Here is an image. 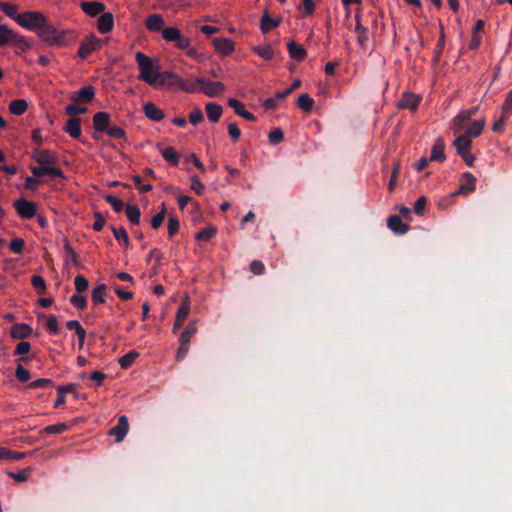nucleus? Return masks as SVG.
Returning a JSON list of instances; mask_svg holds the SVG:
<instances>
[{
  "label": "nucleus",
  "mask_w": 512,
  "mask_h": 512,
  "mask_svg": "<svg viewBox=\"0 0 512 512\" xmlns=\"http://www.w3.org/2000/svg\"><path fill=\"white\" fill-rule=\"evenodd\" d=\"M32 158L39 166L31 167L32 174L37 178L49 176L51 178L64 179V173L60 168L55 167L57 157L47 149H35Z\"/></svg>",
  "instance_id": "1"
},
{
  "label": "nucleus",
  "mask_w": 512,
  "mask_h": 512,
  "mask_svg": "<svg viewBox=\"0 0 512 512\" xmlns=\"http://www.w3.org/2000/svg\"><path fill=\"white\" fill-rule=\"evenodd\" d=\"M162 37L165 41L174 43L176 48L186 50L188 57L202 61L203 55L191 46V40L184 36L180 29L176 27H165L162 30Z\"/></svg>",
  "instance_id": "2"
},
{
  "label": "nucleus",
  "mask_w": 512,
  "mask_h": 512,
  "mask_svg": "<svg viewBox=\"0 0 512 512\" xmlns=\"http://www.w3.org/2000/svg\"><path fill=\"white\" fill-rule=\"evenodd\" d=\"M135 59L140 71L139 79L151 86H157L156 68L159 64L141 51L135 53Z\"/></svg>",
  "instance_id": "3"
},
{
  "label": "nucleus",
  "mask_w": 512,
  "mask_h": 512,
  "mask_svg": "<svg viewBox=\"0 0 512 512\" xmlns=\"http://www.w3.org/2000/svg\"><path fill=\"white\" fill-rule=\"evenodd\" d=\"M39 38H41L48 45H65L66 44V32L58 30L51 25L47 17L41 23L38 30L36 31Z\"/></svg>",
  "instance_id": "4"
},
{
  "label": "nucleus",
  "mask_w": 512,
  "mask_h": 512,
  "mask_svg": "<svg viewBox=\"0 0 512 512\" xmlns=\"http://www.w3.org/2000/svg\"><path fill=\"white\" fill-rule=\"evenodd\" d=\"M45 15L37 11H26L19 14L17 24L29 31H37L45 20Z\"/></svg>",
  "instance_id": "5"
},
{
  "label": "nucleus",
  "mask_w": 512,
  "mask_h": 512,
  "mask_svg": "<svg viewBox=\"0 0 512 512\" xmlns=\"http://www.w3.org/2000/svg\"><path fill=\"white\" fill-rule=\"evenodd\" d=\"M13 206L18 215L23 219H31L36 215L37 212L36 204L24 198L16 200Z\"/></svg>",
  "instance_id": "6"
},
{
  "label": "nucleus",
  "mask_w": 512,
  "mask_h": 512,
  "mask_svg": "<svg viewBox=\"0 0 512 512\" xmlns=\"http://www.w3.org/2000/svg\"><path fill=\"white\" fill-rule=\"evenodd\" d=\"M421 100L422 98L420 95L413 92H404L397 102L396 107L398 109H407L411 112H415L418 109Z\"/></svg>",
  "instance_id": "7"
},
{
  "label": "nucleus",
  "mask_w": 512,
  "mask_h": 512,
  "mask_svg": "<svg viewBox=\"0 0 512 512\" xmlns=\"http://www.w3.org/2000/svg\"><path fill=\"white\" fill-rule=\"evenodd\" d=\"M101 46V40L96 38L95 36H87L85 37L81 43L78 50V55L85 59L87 58L93 51L97 50Z\"/></svg>",
  "instance_id": "8"
},
{
  "label": "nucleus",
  "mask_w": 512,
  "mask_h": 512,
  "mask_svg": "<svg viewBox=\"0 0 512 512\" xmlns=\"http://www.w3.org/2000/svg\"><path fill=\"white\" fill-rule=\"evenodd\" d=\"M95 97V89L92 85L81 87L77 92L73 93L71 100L78 104L90 103Z\"/></svg>",
  "instance_id": "9"
},
{
  "label": "nucleus",
  "mask_w": 512,
  "mask_h": 512,
  "mask_svg": "<svg viewBox=\"0 0 512 512\" xmlns=\"http://www.w3.org/2000/svg\"><path fill=\"white\" fill-rule=\"evenodd\" d=\"M157 86H178L180 77L172 71L160 72V66L156 68Z\"/></svg>",
  "instance_id": "10"
},
{
  "label": "nucleus",
  "mask_w": 512,
  "mask_h": 512,
  "mask_svg": "<svg viewBox=\"0 0 512 512\" xmlns=\"http://www.w3.org/2000/svg\"><path fill=\"white\" fill-rule=\"evenodd\" d=\"M129 430L128 418L125 415H121L118 418L116 426L110 429L109 434L115 436L116 442H121L127 435Z\"/></svg>",
  "instance_id": "11"
},
{
  "label": "nucleus",
  "mask_w": 512,
  "mask_h": 512,
  "mask_svg": "<svg viewBox=\"0 0 512 512\" xmlns=\"http://www.w3.org/2000/svg\"><path fill=\"white\" fill-rule=\"evenodd\" d=\"M111 126V117L107 112H97L93 116V127L98 132L106 133Z\"/></svg>",
  "instance_id": "12"
},
{
  "label": "nucleus",
  "mask_w": 512,
  "mask_h": 512,
  "mask_svg": "<svg viewBox=\"0 0 512 512\" xmlns=\"http://www.w3.org/2000/svg\"><path fill=\"white\" fill-rule=\"evenodd\" d=\"M225 91V85L222 82H211L205 80V83L201 84V92L208 97H217Z\"/></svg>",
  "instance_id": "13"
},
{
  "label": "nucleus",
  "mask_w": 512,
  "mask_h": 512,
  "mask_svg": "<svg viewBox=\"0 0 512 512\" xmlns=\"http://www.w3.org/2000/svg\"><path fill=\"white\" fill-rule=\"evenodd\" d=\"M476 188V178L470 173L465 172L461 177V184L457 192L453 195L467 194L473 192Z\"/></svg>",
  "instance_id": "14"
},
{
  "label": "nucleus",
  "mask_w": 512,
  "mask_h": 512,
  "mask_svg": "<svg viewBox=\"0 0 512 512\" xmlns=\"http://www.w3.org/2000/svg\"><path fill=\"white\" fill-rule=\"evenodd\" d=\"M387 226L396 235H404L409 230V226L403 223L398 215L390 216L387 219Z\"/></svg>",
  "instance_id": "15"
},
{
  "label": "nucleus",
  "mask_w": 512,
  "mask_h": 512,
  "mask_svg": "<svg viewBox=\"0 0 512 512\" xmlns=\"http://www.w3.org/2000/svg\"><path fill=\"white\" fill-rule=\"evenodd\" d=\"M445 142L442 137L436 138L430 154V161H436V162H444L446 159L445 156Z\"/></svg>",
  "instance_id": "16"
},
{
  "label": "nucleus",
  "mask_w": 512,
  "mask_h": 512,
  "mask_svg": "<svg viewBox=\"0 0 512 512\" xmlns=\"http://www.w3.org/2000/svg\"><path fill=\"white\" fill-rule=\"evenodd\" d=\"M82 11L90 17L101 15L105 11V5L98 1H84L80 4Z\"/></svg>",
  "instance_id": "17"
},
{
  "label": "nucleus",
  "mask_w": 512,
  "mask_h": 512,
  "mask_svg": "<svg viewBox=\"0 0 512 512\" xmlns=\"http://www.w3.org/2000/svg\"><path fill=\"white\" fill-rule=\"evenodd\" d=\"M205 83V79L198 78L197 80L180 78L178 87L186 93H195L201 91V84Z\"/></svg>",
  "instance_id": "18"
},
{
  "label": "nucleus",
  "mask_w": 512,
  "mask_h": 512,
  "mask_svg": "<svg viewBox=\"0 0 512 512\" xmlns=\"http://www.w3.org/2000/svg\"><path fill=\"white\" fill-rule=\"evenodd\" d=\"M114 27V17L110 12H103L97 22V29L100 33H109Z\"/></svg>",
  "instance_id": "19"
},
{
  "label": "nucleus",
  "mask_w": 512,
  "mask_h": 512,
  "mask_svg": "<svg viewBox=\"0 0 512 512\" xmlns=\"http://www.w3.org/2000/svg\"><path fill=\"white\" fill-rule=\"evenodd\" d=\"M32 334V328L25 323H16L10 328V336L13 339H25Z\"/></svg>",
  "instance_id": "20"
},
{
  "label": "nucleus",
  "mask_w": 512,
  "mask_h": 512,
  "mask_svg": "<svg viewBox=\"0 0 512 512\" xmlns=\"http://www.w3.org/2000/svg\"><path fill=\"white\" fill-rule=\"evenodd\" d=\"M212 44L217 52L226 56L234 50V43L228 38H213Z\"/></svg>",
  "instance_id": "21"
},
{
  "label": "nucleus",
  "mask_w": 512,
  "mask_h": 512,
  "mask_svg": "<svg viewBox=\"0 0 512 512\" xmlns=\"http://www.w3.org/2000/svg\"><path fill=\"white\" fill-rule=\"evenodd\" d=\"M63 130L68 133L72 138L78 139L81 136V119L78 117L69 118Z\"/></svg>",
  "instance_id": "22"
},
{
  "label": "nucleus",
  "mask_w": 512,
  "mask_h": 512,
  "mask_svg": "<svg viewBox=\"0 0 512 512\" xmlns=\"http://www.w3.org/2000/svg\"><path fill=\"white\" fill-rule=\"evenodd\" d=\"M190 311L189 301L186 299L182 302L181 306L178 308L176 313V319L173 325V333H176L177 330L183 325Z\"/></svg>",
  "instance_id": "23"
},
{
  "label": "nucleus",
  "mask_w": 512,
  "mask_h": 512,
  "mask_svg": "<svg viewBox=\"0 0 512 512\" xmlns=\"http://www.w3.org/2000/svg\"><path fill=\"white\" fill-rule=\"evenodd\" d=\"M228 105L234 109L235 113L237 115H239L240 117H243L244 119L248 120V121H255L256 120V117L254 114L250 113L249 111H247L245 109V106L244 104L237 100V99H234V98H230L228 100Z\"/></svg>",
  "instance_id": "24"
},
{
  "label": "nucleus",
  "mask_w": 512,
  "mask_h": 512,
  "mask_svg": "<svg viewBox=\"0 0 512 512\" xmlns=\"http://www.w3.org/2000/svg\"><path fill=\"white\" fill-rule=\"evenodd\" d=\"M143 112L148 119L156 122L161 121L165 116L163 110L152 102H148L143 106Z\"/></svg>",
  "instance_id": "25"
},
{
  "label": "nucleus",
  "mask_w": 512,
  "mask_h": 512,
  "mask_svg": "<svg viewBox=\"0 0 512 512\" xmlns=\"http://www.w3.org/2000/svg\"><path fill=\"white\" fill-rule=\"evenodd\" d=\"M158 151L162 155V157L169 162L173 166H177L179 163V155L177 154L176 150L168 146L166 148H161V145L157 144Z\"/></svg>",
  "instance_id": "26"
},
{
  "label": "nucleus",
  "mask_w": 512,
  "mask_h": 512,
  "mask_svg": "<svg viewBox=\"0 0 512 512\" xmlns=\"http://www.w3.org/2000/svg\"><path fill=\"white\" fill-rule=\"evenodd\" d=\"M453 145L456 148V151L458 155H461L463 153H466L470 151L472 146L471 138L468 137V135H459L455 140Z\"/></svg>",
  "instance_id": "27"
},
{
  "label": "nucleus",
  "mask_w": 512,
  "mask_h": 512,
  "mask_svg": "<svg viewBox=\"0 0 512 512\" xmlns=\"http://www.w3.org/2000/svg\"><path fill=\"white\" fill-rule=\"evenodd\" d=\"M205 110H206L208 119L213 123H216L219 121V119L222 115V112H223L222 106L217 103H213V102L207 103L205 106Z\"/></svg>",
  "instance_id": "28"
},
{
  "label": "nucleus",
  "mask_w": 512,
  "mask_h": 512,
  "mask_svg": "<svg viewBox=\"0 0 512 512\" xmlns=\"http://www.w3.org/2000/svg\"><path fill=\"white\" fill-rule=\"evenodd\" d=\"M145 25L149 31H159L161 29L163 30L164 19L159 14H152L146 18Z\"/></svg>",
  "instance_id": "29"
},
{
  "label": "nucleus",
  "mask_w": 512,
  "mask_h": 512,
  "mask_svg": "<svg viewBox=\"0 0 512 512\" xmlns=\"http://www.w3.org/2000/svg\"><path fill=\"white\" fill-rule=\"evenodd\" d=\"M288 52L291 58L301 61L306 57V50L295 42L288 43Z\"/></svg>",
  "instance_id": "30"
},
{
  "label": "nucleus",
  "mask_w": 512,
  "mask_h": 512,
  "mask_svg": "<svg viewBox=\"0 0 512 512\" xmlns=\"http://www.w3.org/2000/svg\"><path fill=\"white\" fill-rule=\"evenodd\" d=\"M280 24V20L273 19L270 17L267 11H265L264 15L261 18V31L266 34L271 29L278 27Z\"/></svg>",
  "instance_id": "31"
},
{
  "label": "nucleus",
  "mask_w": 512,
  "mask_h": 512,
  "mask_svg": "<svg viewBox=\"0 0 512 512\" xmlns=\"http://www.w3.org/2000/svg\"><path fill=\"white\" fill-rule=\"evenodd\" d=\"M10 44L14 45L15 48L21 52H26L31 49V45L27 39L16 32H14V36H12Z\"/></svg>",
  "instance_id": "32"
},
{
  "label": "nucleus",
  "mask_w": 512,
  "mask_h": 512,
  "mask_svg": "<svg viewBox=\"0 0 512 512\" xmlns=\"http://www.w3.org/2000/svg\"><path fill=\"white\" fill-rule=\"evenodd\" d=\"M28 103L24 99H16L10 102L9 111L14 115H22L26 112Z\"/></svg>",
  "instance_id": "33"
},
{
  "label": "nucleus",
  "mask_w": 512,
  "mask_h": 512,
  "mask_svg": "<svg viewBox=\"0 0 512 512\" xmlns=\"http://www.w3.org/2000/svg\"><path fill=\"white\" fill-rule=\"evenodd\" d=\"M125 212L128 220L132 224L138 225L140 223L141 211L138 206L128 204L125 207Z\"/></svg>",
  "instance_id": "34"
},
{
  "label": "nucleus",
  "mask_w": 512,
  "mask_h": 512,
  "mask_svg": "<svg viewBox=\"0 0 512 512\" xmlns=\"http://www.w3.org/2000/svg\"><path fill=\"white\" fill-rule=\"evenodd\" d=\"M484 126V119L473 121L472 124L466 129L465 135H468L469 138L478 137L479 135H481Z\"/></svg>",
  "instance_id": "35"
},
{
  "label": "nucleus",
  "mask_w": 512,
  "mask_h": 512,
  "mask_svg": "<svg viewBox=\"0 0 512 512\" xmlns=\"http://www.w3.org/2000/svg\"><path fill=\"white\" fill-rule=\"evenodd\" d=\"M0 10L8 17L17 22V17H19L18 6L8 2H0Z\"/></svg>",
  "instance_id": "36"
},
{
  "label": "nucleus",
  "mask_w": 512,
  "mask_h": 512,
  "mask_svg": "<svg viewBox=\"0 0 512 512\" xmlns=\"http://www.w3.org/2000/svg\"><path fill=\"white\" fill-rule=\"evenodd\" d=\"M314 105V99L308 94L304 93L299 95L297 100V106L304 112H310Z\"/></svg>",
  "instance_id": "37"
},
{
  "label": "nucleus",
  "mask_w": 512,
  "mask_h": 512,
  "mask_svg": "<svg viewBox=\"0 0 512 512\" xmlns=\"http://www.w3.org/2000/svg\"><path fill=\"white\" fill-rule=\"evenodd\" d=\"M197 332L196 323L190 322L181 333L179 341L182 343L190 344L191 338Z\"/></svg>",
  "instance_id": "38"
},
{
  "label": "nucleus",
  "mask_w": 512,
  "mask_h": 512,
  "mask_svg": "<svg viewBox=\"0 0 512 512\" xmlns=\"http://www.w3.org/2000/svg\"><path fill=\"white\" fill-rule=\"evenodd\" d=\"M139 353L135 350L129 351L119 359V365L122 369H128L132 366Z\"/></svg>",
  "instance_id": "39"
},
{
  "label": "nucleus",
  "mask_w": 512,
  "mask_h": 512,
  "mask_svg": "<svg viewBox=\"0 0 512 512\" xmlns=\"http://www.w3.org/2000/svg\"><path fill=\"white\" fill-rule=\"evenodd\" d=\"M472 116L467 114V110L461 111L453 120L454 130L459 132L464 128L466 121H468Z\"/></svg>",
  "instance_id": "40"
},
{
  "label": "nucleus",
  "mask_w": 512,
  "mask_h": 512,
  "mask_svg": "<svg viewBox=\"0 0 512 512\" xmlns=\"http://www.w3.org/2000/svg\"><path fill=\"white\" fill-rule=\"evenodd\" d=\"M107 289V286L105 284H100L97 287H95L92 291L91 298L92 302L97 305L104 303V294Z\"/></svg>",
  "instance_id": "41"
},
{
  "label": "nucleus",
  "mask_w": 512,
  "mask_h": 512,
  "mask_svg": "<svg viewBox=\"0 0 512 512\" xmlns=\"http://www.w3.org/2000/svg\"><path fill=\"white\" fill-rule=\"evenodd\" d=\"M14 32V30L6 25H0V47L10 44Z\"/></svg>",
  "instance_id": "42"
},
{
  "label": "nucleus",
  "mask_w": 512,
  "mask_h": 512,
  "mask_svg": "<svg viewBox=\"0 0 512 512\" xmlns=\"http://www.w3.org/2000/svg\"><path fill=\"white\" fill-rule=\"evenodd\" d=\"M31 350V344L30 342H27V341H21L17 344L15 350H14V355L15 356H22L20 361H27L29 358L28 357H24V355L28 354Z\"/></svg>",
  "instance_id": "43"
},
{
  "label": "nucleus",
  "mask_w": 512,
  "mask_h": 512,
  "mask_svg": "<svg viewBox=\"0 0 512 512\" xmlns=\"http://www.w3.org/2000/svg\"><path fill=\"white\" fill-rule=\"evenodd\" d=\"M68 429V425L66 423H59L55 425H49L45 427L41 434H61Z\"/></svg>",
  "instance_id": "44"
},
{
  "label": "nucleus",
  "mask_w": 512,
  "mask_h": 512,
  "mask_svg": "<svg viewBox=\"0 0 512 512\" xmlns=\"http://www.w3.org/2000/svg\"><path fill=\"white\" fill-rule=\"evenodd\" d=\"M111 231L117 241H123V243L126 247L129 246V244H130L129 237L124 228L117 229L116 227L112 226Z\"/></svg>",
  "instance_id": "45"
},
{
  "label": "nucleus",
  "mask_w": 512,
  "mask_h": 512,
  "mask_svg": "<svg viewBox=\"0 0 512 512\" xmlns=\"http://www.w3.org/2000/svg\"><path fill=\"white\" fill-rule=\"evenodd\" d=\"M31 284L33 285V287L35 289L38 290L39 294L43 295L46 293V290H47L46 282L42 276H39V275L32 276Z\"/></svg>",
  "instance_id": "46"
},
{
  "label": "nucleus",
  "mask_w": 512,
  "mask_h": 512,
  "mask_svg": "<svg viewBox=\"0 0 512 512\" xmlns=\"http://www.w3.org/2000/svg\"><path fill=\"white\" fill-rule=\"evenodd\" d=\"M216 232L217 230L214 227L204 228L196 235V239L199 241H209L215 236Z\"/></svg>",
  "instance_id": "47"
},
{
  "label": "nucleus",
  "mask_w": 512,
  "mask_h": 512,
  "mask_svg": "<svg viewBox=\"0 0 512 512\" xmlns=\"http://www.w3.org/2000/svg\"><path fill=\"white\" fill-rule=\"evenodd\" d=\"M104 199L107 203H109L113 207L115 212L119 213L123 210L124 203L121 199H119L113 195H105Z\"/></svg>",
  "instance_id": "48"
},
{
  "label": "nucleus",
  "mask_w": 512,
  "mask_h": 512,
  "mask_svg": "<svg viewBox=\"0 0 512 512\" xmlns=\"http://www.w3.org/2000/svg\"><path fill=\"white\" fill-rule=\"evenodd\" d=\"M53 386H54V384H53L52 380L46 379V378H41V379H37L35 381L30 382L27 385V388L38 389V388H50Z\"/></svg>",
  "instance_id": "49"
},
{
  "label": "nucleus",
  "mask_w": 512,
  "mask_h": 512,
  "mask_svg": "<svg viewBox=\"0 0 512 512\" xmlns=\"http://www.w3.org/2000/svg\"><path fill=\"white\" fill-rule=\"evenodd\" d=\"M253 50L264 60H271L274 55V51L271 46H257L254 47Z\"/></svg>",
  "instance_id": "50"
},
{
  "label": "nucleus",
  "mask_w": 512,
  "mask_h": 512,
  "mask_svg": "<svg viewBox=\"0 0 512 512\" xmlns=\"http://www.w3.org/2000/svg\"><path fill=\"white\" fill-rule=\"evenodd\" d=\"M166 216V208L165 205H163L160 212H158L156 215H154L151 219V226L153 229H158L162 226V223Z\"/></svg>",
  "instance_id": "51"
},
{
  "label": "nucleus",
  "mask_w": 512,
  "mask_h": 512,
  "mask_svg": "<svg viewBox=\"0 0 512 512\" xmlns=\"http://www.w3.org/2000/svg\"><path fill=\"white\" fill-rule=\"evenodd\" d=\"M46 329L49 334L51 335H57L59 333V327H58V321L56 316L50 315L48 316L47 323H46Z\"/></svg>",
  "instance_id": "52"
},
{
  "label": "nucleus",
  "mask_w": 512,
  "mask_h": 512,
  "mask_svg": "<svg viewBox=\"0 0 512 512\" xmlns=\"http://www.w3.org/2000/svg\"><path fill=\"white\" fill-rule=\"evenodd\" d=\"M271 144H279L284 139V133L280 128H275L269 132L268 135Z\"/></svg>",
  "instance_id": "53"
},
{
  "label": "nucleus",
  "mask_w": 512,
  "mask_h": 512,
  "mask_svg": "<svg viewBox=\"0 0 512 512\" xmlns=\"http://www.w3.org/2000/svg\"><path fill=\"white\" fill-rule=\"evenodd\" d=\"M74 285L78 293H82L88 288V280L83 275H77L74 278Z\"/></svg>",
  "instance_id": "54"
},
{
  "label": "nucleus",
  "mask_w": 512,
  "mask_h": 512,
  "mask_svg": "<svg viewBox=\"0 0 512 512\" xmlns=\"http://www.w3.org/2000/svg\"><path fill=\"white\" fill-rule=\"evenodd\" d=\"M71 304L80 310H83L87 306V300L84 296L80 294H74L70 299Z\"/></svg>",
  "instance_id": "55"
},
{
  "label": "nucleus",
  "mask_w": 512,
  "mask_h": 512,
  "mask_svg": "<svg viewBox=\"0 0 512 512\" xmlns=\"http://www.w3.org/2000/svg\"><path fill=\"white\" fill-rule=\"evenodd\" d=\"M15 377L20 382H27L30 379V372L18 363L15 371Z\"/></svg>",
  "instance_id": "56"
},
{
  "label": "nucleus",
  "mask_w": 512,
  "mask_h": 512,
  "mask_svg": "<svg viewBox=\"0 0 512 512\" xmlns=\"http://www.w3.org/2000/svg\"><path fill=\"white\" fill-rule=\"evenodd\" d=\"M179 226H180L179 220L175 216L170 215L169 219H168V234H169V236L173 237L175 234H177L178 230H179Z\"/></svg>",
  "instance_id": "57"
},
{
  "label": "nucleus",
  "mask_w": 512,
  "mask_h": 512,
  "mask_svg": "<svg viewBox=\"0 0 512 512\" xmlns=\"http://www.w3.org/2000/svg\"><path fill=\"white\" fill-rule=\"evenodd\" d=\"M24 246L25 242L21 238H14L9 244L11 251L16 254H21L23 252Z\"/></svg>",
  "instance_id": "58"
},
{
  "label": "nucleus",
  "mask_w": 512,
  "mask_h": 512,
  "mask_svg": "<svg viewBox=\"0 0 512 512\" xmlns=\"http://www.w3.org/2000/svg\"><path fill=\"white\" fill-rule=\"evenodd\" d=\"M43 181L41 178H37L34 175L33 176H27L25 178V188L31 191H34L37 186L41 185Z\"/></svg>",
  "instance_id": "59"
},
{
  "label": "nucleus",
  "mask_w": 512,
  "mask_h": 512,
  "mask_svg": "<svg viewBox=\"0 0 512 512\" xmlns=\"http://www.w3.org/2000/svg\"><path fill=\"white\" fill-rule=\"evenodd\" d=\"M106 134L112 138L122 139L126 136V132L124 129L118 126H110Z\"/></svg>",
  "instance_id": "60"
},
{
  "label": "nucleus",
  "mask_w": 512,
  "mask_h": 512,
  "mask_svg": "<svg viewBox=\"0 0 512 512\" xmlns=\"http://www.w3.org/2000/svg\"><path fill=\"white\" fill-rule=\"evenodd\" d=\"M191 189L195 191L198 195H202L203 191L205 190L204 184L196 175L191 177Z\"/></svg>",
  "instance_id": "61"
},
{
  "label": "nucleus",
  "mask_w": 512,
  "mask_h": 512,
  "mask_svg": "<svg viewBox=\"0 0 512 512\" xmlns=\"http://www.w3.org/2000/svg\"><path fill=\"white\" fill-rule=\"evenodd\" d=\"M427 199L425 196L419 197L414 204V212L417 215H423L426 207Z\"/></svg>",
  "instance_id": "62"
},
{
  "label": "nucleus",
  "mask_w": 512,
  "mask_h": 512,
  "mask_svg": "<svg viewBox=\"0 0 512 512\" xmlns=\"http://www.w3.org/2000/svg\"><path fill=\"white\" fill-rule=\"evenodd\" d=\"M203 120V113L201 109L195 108L189 114V121L192 125H197Z\"/></svg>",
  "instance_id": "63"
},
{
  "label": "nucleus",
  "mask_w": 512,
  "mask_h": 512,
  "mask_svg": "<svg viewBox=\"0 0 512 512\" xmlns=\"http://www.w3.org/2000/svg\"><path fill=\"white\" fill-rule=\"evenodd\" d=\"M95 221L92 225L94 231L99 232L105 225V218L99 212H94Z\"/></svg>",
  "instance_id": "64"
}]
</instances>
